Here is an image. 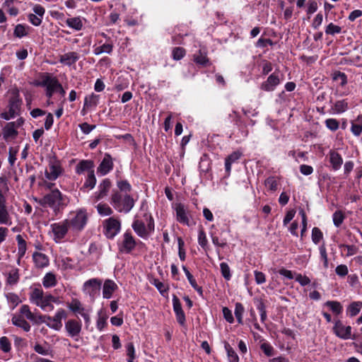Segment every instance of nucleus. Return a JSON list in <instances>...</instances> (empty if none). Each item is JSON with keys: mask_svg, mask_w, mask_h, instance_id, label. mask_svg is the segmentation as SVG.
Wrapping results in <instances>:
<instances>
[{"mask_svg": "<svg viewBox=\"0 0 362 362\" xmlns=\"http://www.w3.org/2000/svg\"><path fill=\"white\" fill-rule=\"evenodd\" d=\"M103 233L108 239H113L121 230V221L115 217H110L103 222Z\"/></svg>", "mask_w": 362, "mask_h": 362, "instance_id": "obj_6", "label": "nucleus"}, {"mask_svg": "<svg viewBox=\"0 0 362 362\" xmlns=\"http://www.w3.org/2000/svg\"><path fill=\"white\" fill-rule=\"evenodd\" d=\"M20 313L28 320L34 323L38 324L45 322V317H42V315L37 314V313L31 312L30 307L28 305H23L20 308Z\"/></svg>", "mask_w": 362, "mask_h": 362, "instance_id": "obj_20", "label": "nucleus"}, {"mask_svg": "<svg viewBox=\"0 0 362 362\" xmlns=\"http://www.w3.org/2000/svg\"><path fill=\"white\" fill-rule=\"evenodd\" d=\"M95 185L96 177L94 171H90V173L88 174L87 178L81 187V190H84L85 189H92L95 187Z\"/></svg>", "mask_w": 362, "mask_h": 362, "instance_id": "obj_33", "label": "nucleus"}, {"mask_svg": "<svg viewBox=\"0 0 362 362\" xmlns=\"http://www.w3.org/2000/svg\"><path fill=\"white\" fill-rule=\"evenodd\" d=\"M80 59V54L76 52H69L59 56V62L66 65L71 66Z\"/></svg>", "mask_w": 362, "mask_h": 362, "instance_id": "obj_22", "label": "nucleus"}, {"mask_svg": "<svg viewBox=\"0 0 362 362\" xmlns=\"http://www.w3.org/2000/svg\"><path fill=\"white\" fill-rule=\"evenodd\" d=\"M113 166L114 164L111 156L108 153H105L103 160L98 168V173L101 175H105L112 170Z\"/></svg>", "mask_w": 362, "mask_h": 362, "instance_id": "obj_21", "label": "nucleus"}, {"mask_svg": "<svg viewBox=\"0 0 362 362\" xmlns=\"http://www.w3.org/2000/svg\"><path fill=\"white\" fill-rule=\"evenodd\" d=\"M333 78L335 81L339 80L341 86H344L347 83V77L346 74L340 71L335 73Z\"/></svg>", "mask_w": 362, "mask_h": 362, "instance_id": "obj_61", "label": "nucleus"}, {"mask_svg": "<svg viewBox=\"0 0 362 362\" xmlns=\"http://www.w3.org/2000/svg\"><path fill=\"white\" fill-rule=\"evenodd\" d=\"M66 25L76 30H81L83 28V23L80 17H74L66 20Z\"/></svg>", "mask_w": 362, "mask_h": 362, "instance_id": "obj_34", "label": "nucleus"}, {"mask_svg": "<svg viewBox=\"0 0 362 362\" xmlns=\"http://www.w3.org/2000/svg\"><path fill=\"white\" fill-rule=\"evenodd\" d=\"M332 329L334 334L341 339L346 340L355 338L351 334V327L345 326L339 320L334 322V325Z\"/></svg>", "mask_w": 362, "mask_h": 362, "instance_id": "obj_15", "label": "nucleus"}, {"mask_svg": "<svg viewBox=\"0 0 362 362\" xmlns=\"http://www.w3.org/2000/svg\"><path fill=\"white\" fill-rule=\"evenodd\" d=\"M78 126L82 132L85 134H88L92 130H93L95 128V125H91L88 124L87 122L81 123Z\"/></svg>", "mask_w": 362, "mask_h": 362, "instance_id": "obj_58", "label": "nucleus"}, {"mask_svg": "<svg viewBox=\"0 0 362 362\" xmlns=\"http://www.w3.org/2000/svg\"><path fill=\"white\" fill-rule=\"evenodd\" d=\"M136 247V241L132 233L127 230L118 242V248L120 252L130 253Z\"/></svg>", "mask_w": 362, "mask_h": 362, "instance_id": "obj_12", "label": "nucleus"}, {"mask_svg": "<svg viewBox=\"0 0 362 362\" xmlns=\"http://www.w3.org/2000/svg\"><path fill=\"white\" fill-rule=\"evenodd\" d=\"M223 315L226 320L229 323H233L234 321V318L232 314V312L227 307L223 308Z\"/></svg>", "mask_w": 362, "mask_h": 362, "instance_id": "obj_60", "label": "nucleus"}, {"mask_svg": "<svg viewBox=\"0 0 362 362\" xmlns=\"http://www.w3.org/2000/svg\"><path fill=\"white\" fill-rule=\"evenodd\" d=\"M42 317H45V322L49 327L59 331L62 327V320L67 317V313L64 309L59 308L53 317L48 315H42Z\"/></svg>", "mask_w": 362, "mask_h": 362, "instance_id": "obj_11", "label": "nucleus"}, {"mask_svg": "<svg viewBox=\"0 0 362 362\" xmlns=\"http://www.w3.org/2000/svg\"><path fill=\"white\" fill-rule=\"evenodd\" d=\"M351 131L356 136H358L362 133V124L351 123Z\"/></svg>", "mask_w": 362, "mask_h": 362, "instance_id": "obj_64", "label": "nucleus"}, {"mask_svg": "<svg viewBox=\"0 0 362 362\" xmlns=\"http://www.w3.org/2000/svg\"><path fill=\"white\" fill-rule=\"evenodd\" d=\"M323 238V234L320 228L315 227L312 230V240L314 244L317 245Z\"/></svg>", "mask_w": 362, "mask_h": 362, "instance_id": "obj_47", "label": "nucleus"}, {"mask_svg": "<svg viewBox=\"0 0 362 362\" xmlns=\"http://www.w3.org/2000/svg\"><path fill=\"white\" fill-rule=\"evenodd\" d=\"M117 186L119 189V192L128 194L132 190V186L127 180H120L117 181Z\"/></svg>", "mask_w": 362, "mask_h": 362, "instance_id": "obj_39", "label": "nucleus"}, {"mask_svg": "<svg viewBox=\"0 0 362 362\" xmlns=\"http://www.w3.org/2000/svg\"><path fill=\"white\" fill-rule=\"evenodd\" d=\"M65 329L70 337L78 340V337L81 332L82 324L76 320H69L64 325Z\"/></svg>", "mask_w": 362, "mask_h": 362, "instance_id": "obj_18", "label": "nucleus"}, {"mask_svg": "<svg viewBox=\"0 0 362 362\" xmlns=\"http://www.w3.org/2000/svg\"><path fill=\"white\" fill-rule=\"evenodd\" d=\"M24 123V119L19 117L15 122H8L3 128V137L5 140L14 139L18 135L17 129L21 127Z\"/></svg>", "mask_w": 362, "mask_h": 362, "instance_id": "obj_13", "label": "nucleus"}, {"mask_svg": "<svg viewBox=\"0 0 362 362\" xmlns=\"http://www.w3.org/2000/svg\"><path fill=\"white\" fill-rule=\"evenodd\" d=\"M344 216L341 211H337L333 214V223L335 226L339 227L344 221Z\"/></svg>", "mask_w": 362, "mask_h": 362, "instance_id": "obj_53", "label": "nucleus"}, {"mask_svg": "<svg viewBox=\"0 0 362 362\" xmlns=\"http://www.w3.org/2000/svg\"><path fill=\"white\" fill-rule=\"evenodd\" d=\"M144 218L146 224L143 220L136 216L132 223V227L139 237L146 238L154 230V221L152 216L147 213L144 214Z\"/></svg>", "mask_w": 362, "mask_h": 362, "instance_id": "obj_3", "label": "nucleus"}, {"mask_svg": "<svg viewBox=\"0 0 362 362\" xmlns=\"http://www.w3.org/2000/svg\"><path fill=\"white\" fill-rule=\"evenodd\" d=\"M221 274L226 280H230L231 278L230 269L228 264L226 262H222L220 264Z\"/></svg>", "mask_w": 362, "mask_h": 362, "instance_id": "obj_50", "label": "nucleus"}, {"mask_svg": "<svg viewBox=\"0 0 362 362\" xmlns=\"http://www.w3.org/2000/svg\"><path fill=\"white\" fill-rule=\"evenodd\" d=\"M11 345L10 341L6 337H2L0 338V349L5 353L8 352L11 350Z\"/></svg>", "mask_w": 362, "mask_h": 362, "instance_id": "obj_52", "label": "nucleus"}, {"mask_svg": "<svg viewBox=\"0 0 362 362\" xmlns=\"http://www.w3.org/2000/svg\"><path fill=\"white\" fill-rule=\"evenodd\" d=\"M348 108V103L345 100H338L335 103L333 110L337 113H342Z\"/></svg>", "mask_w": 362, "mask_h": 362, "instance_id": "obj_44", "label": "nucleus"}, {"mask_svg": "<svg viewBox=\"0 0 362 362\" xmlns=\"http://www.w3.org/2000/svg\"><path fill=\"white\" fill-rule=\"evenodd\" d=\"M295 279L301 286H306L310 283V280L308 276H303L300 274H297Z\"/></svg>", "mask_w": 362, "mask_h": 362, "instance_id": "obj_62", "label": "nucleus"}, {"mask_svg": "<svg viewBox=\"0 0 362 362\" xmlns=\"http://www.w3.org/2000/svg\"><path fill=\"white\" fill-rule=\"evenodd\" d=\"M6 298L8 302L12 304L13 308H14L21 302L18 296L13 293H8L6 295Z\"/></svg>", "mask_w": 362, "mask_h": 362, "instance_id": "obj_54", "label": "nucleus"}, {"mask_svg": "<svg viewBox=\"0 0 362 362\" xmlns=\"http://www.w3.org/2000/svg\"><path fill=\"white\" fill-rule=\"evenodd\" d=\"M111 204L120 213H129L134 206L135 202L132 196L114 191L111 197Z\"/></svg>", "mask_w": 362, "mask_h": 362, "instance_id": "obj_2", "label": "nucleus"}, {"mask_svg": "<svg viewBox=\"0 0 362 362\" xmlns=\"http://www.w3.org/2000/svg\"><path fill=\"white\" fill-rule=\"evenodd\" d=\"M69 223V228L75 232H80L85 228L88 216L86 210L79 209L75 213L71 214V216L66 219Z\"/></svg>", "mask_w": 362, "mask_h": 362, "instance_id": "obj_4", "label": "nucleus"}, {"mask_svg": "<svg viewBox=\"0 0 362 362\" xmlns=\"http://www.w3.org/2000/svg\"><path fill=\"white\" fill-rule=\"evenodd\" d=\"M320 254L321 259L323 260L324 266L325 267H328V258H327V250L325 243L322 244L320 247Z\"/></svg>", "mask_w": 362, "mask_h": 362, "instance_id": "obj_56", "label": "nucleus"}, {"mask_svg": "<svg viewBox=\"0 0 362 362\" xmlns=\"http://www.w3.org/2000/svg\"><path fill=\"white\" fill-rule=\"evenodd\" d=\"M264 185L270 191L274 192L277 189L278 184L276 178L274 177H268L265 182Z\"/></svg>", "mask_w": 362, "mask_h": 362, "instance_id": "obj_49", "label": "nucleus"}, {"mask_svg": "<svg viewBox=\"0 0 362 362\" xmlns=\"http://www.w3.org/2000/svg\"><path fill=\"white\" fill-rule=\"evenodd\" d=\"M261 349L267 356H271L274 354L273 347L268 343H263L261 344Z\"/></svg>", "mask_w": 362, "mask_h": 362, "instance_id": "obj_59", "label": "nucleus"}, {"mask_svg": "<svg viewBox=\"0 0 362 362\" xmlns=\"http://www.w3.org/2000/svg\"><path fill=\"white\" fill-rule=\"evenodd\" d=\"M282 80L283 75L279 71H274L261 84V89L267 92L273 91Z\"/></svg>", "mask_w": 362, "mask_h": 362, "instance_id": "obj_16", "label": "nucleus"}, {"mask_svg": "<svg viewBox=\"0 0 362 362\" xmlns=\"http://www.w3.org/2000/svg\"><path fill=\"white\" fill-rule=\"evenodd\" d=\"M117 285L111 279L105 281L103 287V296L104 298L109 299L112 293L117 289Z\"/></svg>", "mask_w": 362, "mask_h": 362, "instance_id": "obj_23", "label": "nucleus"}, {"mask_svg": "<svg viewBox=\"0 0 362 362\" xmlns=\"http://www.w3.org/2000/svg\"><path fill=\"white\" fill-rule=\"evenodd\" d=\"M328 156L332 169L334 170H339L343 164V158L341 155L335 151H330Z\"/></svg>", "mask_w": 362, "mask_h": 362, "instance_id": "obj_24", "label": "nucleus"}, {"mask_svg": "<svg viewBox=\"0 0 362 362\" xmlns=\"http://www.w3.org/2000/svg\"><path fill=\"white\" fill-rule=\"evenodd\" d=\"M176 215H177V220L180 223L189 226V221L187 216V213L183 205L179 204L176 207Z\"/></svg>", "mask_w": 362, "mask_h": 362, "instance_id": "obj_29", "label": "nucleus"}, {"mask_svg": "<svg viewBox=\"0 0 362 362\" xmlns=\"http://www.w3.org/2000/svg\"><path fill=\"white\" fill-rule=\"evenodd\" d=\"M198 243L204 249L206 250L208 245V240L206 235L203 228L199 229L198 234Z\"/></svg>", "mask_w": 362, "mask_h": 362, "instance_id": "obj_46", "label": "nucleus"}, {"mask_svg": "<svg viewBox=\"0 0 362 362\" xmlns=\"http://www.w3.org/2000/svg\"><path fill=\"white\" fill-rule=\"evenodd\" d=\"M29 300L45 311H52L54 309L52 303H58L57 298L49 293H45L40 288H35L31 290L29 293Z\"/></svg>", "mask_w": 362, "mask_h": 362, "instance_id": "obj_1", "label": "nucleus"}, {"mask_svg": "<svg viewBox=\"0 0 362 362\" xmlns=\"http://www.w3.org/2000/svg\"><path fill=\"white\" fill-rule=\"evenodd\" d=\"M112 51V45L110 44H104L101 46L97 47L94 49V54L95 55H99L103 53L110 54Z\"/></svg>", "mask_w": 362, "mask_h": 362, "instance_id": "obj_42", "label": "nucleus"}, {"mask_svg": "<svg viewBox=\"0 0 362 362\" xmlns=\"http://www.w3.org/2000/svg\"><path fill=\"white\" fill-rule=\"evenodd\" d=\"M225 348L227 351L229 362H239L238 354L228 344L225 345Z\"/></svg>", "mask_w": 362, "mask_h": 362, "instance_id": "obj_45", "label": "nucleus"}, {"mask_svg": "<svg viewBox=\"0 0 362 362\" xmlns=\"http://www.w3.org/2000/svg\"><path fill=\"white\" fill-rule=\"evenodd\" d=\"M42 284L45 288L53 287L57 284L56 276L52 273H47L43 278Z\"/></svg>", "mask_w": 362, "mask_h": 362, "instance_id": "obj_37", "label": "nucleus"}, {"mask_svg": "<svg viewBox=\"0 0 362 362\" xmlns=\"http://www.w3.org/2000/svg\"><path fill=\"white\" fill-rule=\"evenodd\" d=\"M8 188L6 186L4 192L0 189V224L11 226L12 224V218L7 206L6 194Z\"/></svg>", "mask_w": 362, "mask_h": 362, "instance_id": "obj_8", "label": "nucleus"}, {"mask_svg": "<svg viewBox=\"0 0 362 362\" xmlns=\"http://www.w3.org/2000/svg\"><path fill=\"white\" fill-rule=\"evenodd\" d=\"M11 321L14 325L22 328L25 332H28L30 329L29 323L21 316H13Z\"/></svg>", "mask_w": 362, "mask_h": 362, "instance_id": "obj_31", "label": "nucleus"}, {"mask_svg": "<svg viewBox=\"0 0 362 362\" xmlns=\"http://www.w3.org/2000/svg\"><path fill=\"white\" fill-rule=\"evenodd\" d=\"M40 204L43 206H49L57 212L59 210L60 206L63 205L62 194L59 190L54 189L44 196L40 201Z\"/></svg>", "mask_w": 362, "mask_h": 362, "instance_id": "obj_5", "label": "nucleus"}, {"mask_svg": "<svg viewBox=\"0 0 362 362\" xmlns=\"http://www.w3.org/2000/svg\"><path fill=\"white\" fill-rule=\"evenodd\" d=\"M22 100L18 90H13L8 100V110L11 113L20 115Z\"/></svg>", "mask_w": 362, "mask_h": 362, "instance_id": "obj_19", "label": "nucleus"}, {"mask_svg": "<svg viewBox=\"0 0 362 362\" xmlns=\"http://www.w3.org/2000/svg\"><path fill=\"white\" fill-rule=\"evenodd\" d=\"M185 55V50L182 47H175L173 50V57L175 60H180Z\"/></svg>", "mask_w": 362, "mask_h": 362, "instance_id": "obj_57", "label": "nucleus"}, {"mask_svg": "<svg viewBox=\"0 0 362 362\" xmlns=\"http://www.w3.org/2000/svg\"><path fill=\"white\" fill-rule=\"evenodd\" d=\"M326 127L331 131H336L339 128V122L336 119H327L325 121Z\"/></svg>", "mask_w": 362, "mask_h": 362, "instance_id": "obj_55", "label": "nucleus"}, {"mask_svg": "<svg viewBox=\"0 0 362 362\" xmlns=\"http://www.w3.org/2000/svg\"><path fill=\"white\" fill-rule=\"evenodd\" d=\"M16 241L18 243V259H20L25 254L27 250L26 242L21 235H18L16 236Z\"/></svg>", "mask_w": 362, "mask_h": 362, "instance_id": "obj_32", "label": "nucleus"}, {"mask_svg": "<svg viewBox=\"0 0 362 362\" xmlns=\"http://www.w3.org/2000/svg\"><path fill=\"white\" fill-rule=\"evenodd\" d=\"M50 228L53 240L59 243L65 238L70 228L67 221L64 219V221L51 224Z\"/></svg>", "mask_w": 362, "mask_h": 362, "instance_id": "obj_7", "label": "nucleus"}, {"mask_svg": "<svg viewBox=\"0 0 362 362\" xmlns=\"http://www.w3.org/2000/svg\"><path fill=\"white\" fill-rule=\"evenodd\" d=\"M336 274L339 276H345L348 274V267L345 264H340L336 267Z\"/></svg>", "mask_w": 362, "mask_h": 362, "instance_id": "obj_63", "label": "nucleus"}, {"mask_svg": "<svg viewBox=\"0 0 362 362\" xmlns=\"http://www.w3.org/2000/svg\"><path fill=\"white\" fill-rule=\"evenodd\" d=\"M69 309L75 314H79L83 317L86 323L89 325L90 322V317L89 311L86 310L77 298H74L70 303L67 304Z\"/></svg>", "mask_w": 362, "mask_h": 362, "instance_id": "obj_14", "label": "nucleus"}, {"mask_svg": "<svg viewBox=\"0 0 362 362\" xmlns=\"http://www.w3.org/2000/svg\"><path fill=\"white\" fill-rule=\"evenodd\" d=\"M28 29H29V26H25L22 24H18L14 29L13 35L16 37L21 38L28 35Z\"/></svg>", "mask_w": 362, "mask_h": 362, "instance_id": "obj_40", "label": "nucleus"}, {"mask_svg": "<svg viewBox=\"0 0 362 362\" xmlns=\"http://www.w3.org/2000/svg\"><path fill=\"white\" fill-rule=\"evenodd\" d=\"M245 312L243 305L240 303H236L235 307V315L239 324H243V315Z\"/></svg>", "mask_w": 362, "mask_h": 362, "instance_id": "obj_43", "label": "nucleus"}, {"mask_svg": "<svg viewBox=\"0 0 362 362\" xmlns=\"http://www.w3.org/2000/svg\"><path fill=\"white\" fill-rule=\"evenodd\" d=\"M325 305L329 307L332 313L337 315L342 313L343 307L338 301L328 300L325 303Z\"/></svg>", "mask_w": 362, "mask_h": 362, "instance_id": "obj_36", "label": "nucleus"}, {"mask_svg": "<svg viewBox=\"0 0 362 362\" xmlns=\"http://www.w3.org/2000/svg\"><path fill=\"white\" fill-rule=\"evenodd\" d=\"M38 85L46 88V96L50 98L54 93L57 92L59 82L56 77L45 74Z\"/></svg>", "mask_w": 362, "mask_h": 362, "instance_id": "obj_10", "label": "nucleus"}, {"mask_svg": "<svg viewBox=\"0 0 362 362\" xmlns=\"http://www.w3.org/2000/svg\"><path fill=\"white\" fill-rule=\"evenodd\" d=\"M341 31V28L339 25H334L332 23H330L325 29V33L327 35H334L335 34L340 33Z\"/></svg>", "mask_w": 362, "mask_h": 362, "instance_id": "obj_48", "label": "nucleus"}, {"mask_svg": "<svg viewBox=\"0 0 362 362\" xmlns=\"http://www.w3.org/2000/svg\"><path fill=\"white\" fill-rule=\"evenodd\" d=\"M362 307V303L361 302H353L349 305L347 308V312L349 313L351 317L356 316L360 313Z\"/></svg>", "mask_w": 362, "mask_h": 362, "instance_id": "obj_38", "label": "nucleus"}, {"mask_svg": "<svg viewBox=\"0 0 362 362\" xmlns=\"http://www.w3.org/2000/svg\"><path fill=\"white\" fill-rule=\"evenodd\" d=\"M94 163L90 160H82L76 166L75 171L77 174H82L87 171L90 173V171H94Z\"/></svg>", "mask_w": 362, "mask_h": 362, "instance_id": "obj_25", "label": "nucleus"}, {"mask_svg": "<svg viewBox=\"0 0 362 362\" xmlns=\"http://www.w3.org/2000/svg\"><path fill=\"white\" fill-rule=\"evenodd\" d=\"M102 280L98 278H93L84 282L82 291L88 296L92 300H94L100 295Z\"/></svg>", "mask_w": 362, "mask_h": 362, "instance_id": "obj_9", "label": "nucleus"}, {"mask_svg": "<svg viewBox=\"0 0 362 362\" xmlns=\"http://www.w3.org/2000/svg\"><path fill=\"white\" fill-rule=\"evenodd\" d=\"M96 208L101 216H110L113 213L112 209L107 204L100 203Z\"/></svg>", "mask_w": 362, "mask_h": 362, "instance_id": "obj_41", "label": "nucleus"}, {"mask_svg": "<svg viewBox=\"0 0 362 362\" xmlns=\"http://www.w3.org/2000/svg\"><path fill=\"white\" fill-rule=\"evenodd\" d=\"M6 283L7 285L11 286L16 285L20 279L19 269L17 268H11L6 274Z\"/></svg>", "mask_w": 362, "mask_h": 362, "instance_id": "obj_27", "label": "nucleus"}, {"mask_svg": "<svg viewBox=\"0 0 362 362\" xmlns=\"http://www.w3.org/2000/svg\"><path fill=\"white\" fill-rule=\"evenodd\" d=\"M111 187L109 179H105L98 186V192L95 193V200L98 201L105 197Z\"/></svg>", "mask_w": 362, "mask_h": 362, "instance_id": "obj_26", "label": "nucleus"}, {"mask_svg": "<svg viewBox=\"0 0 362 362\" xmlns=\"http://www.w3.org/2000/svg\"><path fill=\"white\" fill-rule=\"evenodd\" d=\"M99 102V95L92 93L85 98L83 112L86 108L89 109L96 107Z\"/></svg>", "mask_w": 362, "mask_h": 362, "instance_id": "obj_30", "label": "nucleus"}, {"mask_svg": "<svg viewBox=\"0 0 362 362\" xmlns=\"http://www.w3.org/2000/svg\"><path fill=\"white\" fill-rule=\"evenodd\" d=\"M33 13L28 15V19L31 24L35 26H39L42 23L45 9L40 4H35L33 8Z\"/></svg>", "mask_w": 362, "mask_h": 362, "instance_id": "obj_17", "label": "nucleus"}, {"mask_svg": "<svg viewBox=\"0 0 362 362\" xmlns=\"http://www.w3.org/2000/svg\"><path fill=\"white\" fill-rule=\"evenodd\" d=\"M194 59L197 64L203 66L206 65L209 61L208 58L206 57V55L205 54H203L200 50L199 51V53L197 54H194Z\"/></svg>", "mask_w": 362, "mask_h": 362, "instance_id": "obj_51", "label": "nucleus"}, {"mask_svg": "<svg viewBox=\"0 0 362 362\" xmlns=\"http://www.w3.org/2000/svg\"><path fill=\"white\" fill-rule=\"evenodd\" d=\"M33 259L36 265L39 267H43L48 264V259L46 255L40 252L33 254Z\"/></svg>", "mask_w": 362, "mask_h": 362, "instance_id": "obj_35", "label": "nucleus"}, {"mask_svg": "<svg viewBox=\"0 0 362 362\" xmlns=\"http://www.w3.org/2000/svg\"><path fill=\"white\" fill-rule=\"evenodd\" d=\"M60 173V167L58 165L52 163L49 165L48 169L45 170V177L49 180H55Z\"/></svg>", "mask_w": 362, "mask_h": 362, "instance_id": "obj_28", "label": "nucleus"}]
</instances>
